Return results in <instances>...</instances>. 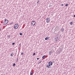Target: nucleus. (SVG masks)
<instances>
[{
    "label": "nucleus",
    "mask_w": 75,
    "mask_h": 75,
    "mask_svg": "<svg viewBox=\"0 0 75 75\" xmlns=\"http://www.w3.org/2000/svg\"><path fill=\"white\" fill-rule=\"evenodd\" d=\"M18 24H16L15 25L14 27V29H17V28H18Z\"/></svg>",
    "instance_id": "nucleus-1"
},
{
    "label": "nucleus",
    "mask_w": 75,
    "mask_h": 75,
    "mask_svg": "<svg viewBox=\"0 0 75 75\" xmlns=\"http://www.w3.org/2000/svg\"><path fill=\"white\" fill-rule=\"evenodd\" d=\"M35 21H32L31 22V25H33V26H34V25H35Z\"/></svg>",
    "instance_id": "nucleus-2"
},
{
    "label": "nucleus",
    "mask_w": 75,
    "mask_h": 75,
    "mask_svg": "<svg viewBox=\"0 0 75 75\" xmlns=\"http://www.w3.org/2000/svg\"><path fill=\"white\" fill-rule=\"evenodd\" d=\"M50 21V18H47L46 20V22L47 23H49Z\"/></svg>",
    "instance_id": "nucleus-3"
},
{
    "label": "nucleus",
    "mask_w": 75,
    "mask_h": 75,
    "mask_svg": "<svg viewBox=\"0 0 75 75\" xmlns=\"http://www.w3.org/2000/svg\"><path fill=\"white\" fill-rule=\"evenodd\" d=\"M8 20L6 19V20H5L4 21V24H5V25H6V24H7L8 23Z\"/></svg>",
    "instance_id": "nucleus-4"
},
{
    "label": "nucleus",
    "mask_w": 75,
    "mask_h": 75,
    "mask_svg": "<svg viewBox=\"0 0 75 75\" xmlns=\"http://www.w3.org/2000/svg\"><path fill=\"white\" fill-rule=\"evenodd\" d=\"M48 64L49 65L51 66V65H52V62H49Z\"/></svg>",
    "instance_id": "nucleus-5"
},
{
    "label": "nucleus",
    "mask_w": 75,
    "mask_h": 75,
    "mask_svg": "<svg viewBox=\"0 0 75 75\" xmlns=\"http://www.w3.org/2000/svg\"><path fill=\"white\" fill-rule=\"evenodd\" d=\"M33 73H34V71H33L31 70L30 72V75H33Z\"/></svg>",
    "instance_id": "nucleus-6"
},
{
    "label": "nucleus",
    "mask_w": 75,
    "mask_h": 75,
    "mask_svg": "<svg viewBox=\"0 0 75 75\" xmlns=\"http://www.w3.org/2000/svg\"><path fill=\"white\" fill-rule=\"evenodd\" d=\"M61 31L62 32H64V28H62L61 29Z\"/></svg>",
    "instance_id": "nucleus-7"
},
{
    "label": "nucleus",
    "mask_w": 75,
    "mask_h": 75,
    "mask_svg": "<svg viewBox=\"0 0 75 75\" xmlns=\"http://www.w3.org/2000/svg\"><path fill=\"white\" fill-rule=\"evenodd\" d=\"M49 38H50V37H49L48 38L47 37L46 38H45V40H48V39H49Z\"/></svg>",
    "instance_id": "nucleus-8"
},
{
    "label": "nucleus",
    "mask_w": 75,
    "mask_h": 75,
    "mask_svg": "<svg viewBox=\"0 0 75 75\" xmlns=\"http://www.w3.org/2000/svg\"><path fill=\"white\" fill-rule=\"evenodd\" d=\"M71 25H73V22H71L69 23Z\"/></svg>",
    "instance_id": "nucleus-9"
},
{
    "label": "nucleus",
    "mask_w": 75,
    "mask_h": 75,
    "mask_svg": "<svg viewBox=\"0 0 75 75\" xmlns=\"http://www.w3.org/2000/svg\"><path fill=\"white\" fill-rule=\"evenodd\" d=\"M46 56L45 55L43 56V57H42V58L43 59H44V58H46Z\"/></svg>",
    "instance_id": "nucleus-10"
},
{
    "label": "nucleus",
    "mask_w": 75,
    "mask_h": 75,
    "mask_svg": "<svg viewBox=\"0 0 75 75\" xmlns=\"http://www.w3.org/2000/svg\"><path fill=\"white\" fill-rule=\"evenodd\" d=\"M52 53V51H50L49 52V54H50V55H51Z\"/></svg>",
    "instance_id": "nucleus-11"
},
{
    "label": "nucleus",
    "mask_w": 75,
    "mask_h": 75,
    "mask_svg": "<svg viewBox=\"0 0 75 75\" xmlns=\"http://www.w3.org/2000/svg\"><path fill=\"white\" fill-rule=\"evenodd\" d=\"M47 68H51V66L49 65H47Z\"/></svg>",
    "instance_id": "nucleus-12"
},
{
    "label": "nucleus",
    "mask_w": 75,
    "mask_h": 75,
    "mask_svg": "<svg viewBox=\"0 0 75 75\" xmlns=\"http://www.w3.org/2000/svg\"><path fill=\"white\" fill-rule=\"evenodd\" d=\"M21 44L20 43L18 46L19 47H21Z\"/></svg>",
    "instance_id": "nucleus-13"
},
{
    "label": "nucleus",
    "mask_w": 75,
    "mask_h": 75,
    "mask_svg": "<svg viewBox=\"0 0 75 75\" xmlns=\"http://www.w3.org/2000/svg\"><path fill=\"white\" fill-rule=\"evenodd\" d=\"M15 66H16V63H14L13 65V67H15Z\"/></svg>",
    "instance_id": "nucleus-14"
},
{
    "label": "nucleus",
    "mask_w": 75,
    "mask_h": 75,
    "mask_svg": "<svg viewBox=\"0 0 75 75\" xmlns=\"http://www.w3.org/2000/svg\"><path fill=\"white\" fill-rule=\"evenodd\" d=\"M37 4H39L40 3V1L39 0L38 1V2H37Z\"/></svg>",
    "instance_id": "nucleus-15"
},
{
    "label": "nucleus",
    "mask_w": 75,
    "mask_h": 75,
    "mask_svg": "<svg viewBox=\"0 0 75 75\" xmlns=\"http://www.w3.org/2000/svg\"><path fill=\"white\" fill-rule=\"evenodd\" d=\"M68 6V4H67L65 5V6H66V7H67V6Z\"/></svg>",
    "instance_id": "nucleus-16"
},
{
    "label": "nucleus",
    "mask_w": 75,
    "mask_h": 75,
    "mask_svg": "<svg viewBox=\"0 0 75 75\" xmlns=\"http://www.w3.org/2000/svg\"><path fill=\"white\" fill-rule=\"evenodd\" d=\"M58 37H56V38H55V39H57V40H58Z\"/></svg>",
    "instance_id": "nucleus-17"
},
{
    "label": "nucleus",
    "mask_w": 75,
    "mask_h": 75,
    "mask_svg": "<svg viewBox=\"0 0 75 75\" xmlns=\"http://www.w3.org/2000/svg\"><path fill=\"white\" fill-rule=\"evenodd\" d=\"M18 58H17L16 62H18Z\"/></svg>",
    "instance_id": "nucleus-18"
},
{
    "label": "nucleus",
    "mask_w": 75,
    "mask_h": 75,
    "mask_svg": "<svg viewBox=\"0 0 75 75\" xmlns=\"http://www.w3.org/2000/svg\"><path fill=\"white\" fill-rule=\"evenodd\" d=\"M14 55V53L13 54H11L10 56L11 57H12V56H13V55Z\"/></svg>",
    "instance_id": "nucleus-19"
},
{
    "label": "nucleus",
    "mask_w": 75,
    "mask_h": 75,
    "mask_svg": "<svg viewBox=\"0 0 75 75\" xmlns=\"http://www.w3.org/2000/svg\"><path fill=\"white\" fill-rule=\"evenodd\" d=\"M7 37H8V38H10V37H10V35H9H9H8Z\"/></svg>",
    "instance_id": "nucleus-20"
},
{
    "label": "nucleus",
    "mask_w": 75,
    "mask_h": 75,
    "mask_svg": "<svg viewBox=\"0 0 75 75\" xmlns=\"http://www.w3.org/2000/svg\"><path fill=\"white\" fill-rule=\"evenodd\" d=\"M22 35V33H20V35Z\"/></svg>",
    "instance_id": "nucleus-21"
},
{
    "label": "nucleus",
    "mask_w": 75,
    "mask_h": 75,
    "mask_svg": "<svg viewBox=\"0 0 75 75\" xmlns=\"http://www.w3.org/2000/svg\"><path fill=\"white\" fill-rule=\"evenodd\" d=\"M42 62V61H40V62H39L38 63V64H40V63H41V62Z\"/></svg>",
    "instance_id": "nucleus-22"
},
{
    "label": "nucleus",
    "mask_w": 75,
    "mask_h": 75,
    "mask_svg": "<svg viewBox=\"0 0 75 75\" xmlns=\"http://www.w3.org/2000/svg\"><path fill=\"white\" fill-rule=\"evenodd\" d=\"M21 55H24V53H23V52H22L21 53Z\"/></svg>",
    "instance_id": "nucleus-23"
},
{
    "label": "nucleus",
    "mask_w": 75,
    "mask_h": 75,
    "mask_svg": "<svg viewBox=\"0 0 75 75\" xmlns=\"http://www.w3.org/2000/svg\"><path fill=\"white\" fill-rule=\"evenodd\" d=\"M64 6V4H62L61 5V6Z\"/></svg>",
    "instance_id": "nucleus-24"
},
{
    "label": "nucleus",
    "mask_w": 75,
    "mask_h": 75,
    "mask_svg": "<svg viewBox=\"0 0 75 75\" xmlns=\"http://www.w3.org/2000/svg\"><path fill=\"white\" fill-rule=\"evenodd\" d=\"M35 55V53H34L33 54V55Z\"/></svg>",
    "instance_id": "nucleus-25"
},
{
    "label": "nucleus",
    "mask_w": 75,
    "mask_h": 75,
    "mask_svg": "<svg viewBox=\"0 0 75 75\" xmlns=\"http://www.w3.org/2000/svg\"><path fill=\"white\" fill-rule=\"evenodd\" d=\"M14 44H15V43H13L12 44V45H14Z\"/></svg>",
    "instance_id": "nucleus-26"
},
{
    "label": "nucleus",
    "mask_w": 75,
    "mask_h": 75,
    "mask_svg": "<svg viewBox=\"0 0 75 75\" xmlns=\"http://www.w3.org/2000/svg\"><path fill=\"white\" fill-rule=\"evenodd\" d=\"M12 24H13V22L10 23V25H11Z\"/></svg>",
    "instance_id": "nucleus-27"
},
{
    "label": "nucleus",
    "mask_w": 75,
    "mask_h": 75,
    "mask_svg": "<svg viewBox=\"0 0 75 75\" xmlns=\"http://www.w3.org/2000/svg\"><path fill=\"white\" fill-rule=\"evenodd\" d=\"M13 53H14V52H12V54L13 55Z\"/></svg>",
    "instance_id": "nucleus-28"
},
{
    "label": "nucleus",
    "mask_w": 75,
    "mask_h": 75,
    "mask_svg": "<svg viewBox=\"0 0 75 75\" xmlns=\"http://www.w3.org/2000/svg\"><path fill=\"white\" fill-rule=\"evenodd\" d=\"M73 17H75V15H74Z\"/></svg>",
    "instance_id": "nucleus-29"
},
{
    "label": "nucleus",
    "mask_w": 75,
    "mask_h": 75,
    "mask_svg": "<svg viewBox=\"0 0 75 75\" xmlns=\"http://www.w3.org/2000/svg\"><path fill=\"white\" fill-rule=\"evenodd\" d=\"M37 59H39V58H37Z\"/></svg>",
    "instance_id": "nucleus-30"
},
{
    "label": "nucleus",
    "mask_w": 75,
    "mask_h": 75,
    "mask_svg": "<svg viewBox=\"0 0 75 75\" xmlns=\"http://www.w3.org/2000/svg\"><path fill=\"white\" fill-rule=\"evenodd\" d=\"M49 7H51V5L49 6Z\"/></svg>",
    "instance_id": "nucleus-31"
},
{
    "label": "nucleus",
    "mask_w": 75,
    "mask_h": 75,
    "mask_svg": "<svg viewBox=\"0 0 75 75\" xmlns=\"http://www.w3.org/2000/svg\"><path fill=\"white\" fill-rule=\"evenodd\" d=\"M5 20H6V18H5Z\"/></svg>",
    "instance_id": "nucleus-32"
},
{
    "label": "nucleus",
    "mask_w": 75,
    "mask_h": 75,
    "mask_svg": "<svg viewBox=\"0 0 75 75\" xmlns=\"http://www.w3.org/2000/svg\"><path fill=\"white\" fill-rule=\"evenodd\" d=\"M0 31H1V29H0Z\"/></svg>",
    "instance_id": "nucleus-33"
}]
</instances>
